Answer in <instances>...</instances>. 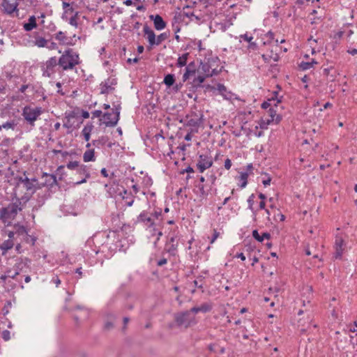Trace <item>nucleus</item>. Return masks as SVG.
Instances as JSON below:
<instances>
[{
    "label": "nucleus",
    "instance_id": "28",
    "mask_svg": "<svg viewBox=\"0 0 357 357\" xmlns=\"http://www.w3.org/2000/svg\"><path fill=\"white\" fill-rule=\"evenodd\" d=\"M62 6H63V8L65 10V12L62 16V18L63 20H67V17L66 16V15L67 14H73L75 11L74 8L70 7V3H67L66 1H64V0L63 1V3H62Z\"/></svg>",
    "mask_w": 357,
    "mask_h": 357
},
{
    "label": "nucleus",
    "instance_id": "9",
    "mask_svg": "<svg viewBox=\"0 0 357 357\" xmlns=\"http://www.w3.org/2000/svg\"><path fill=\"white\" fill-rule=\"evenodd\" d=\"M213 165V160L211 155L201 154L197 163V167L199 172L203 173L206 169Z\"/></svg>",
    "mask_w": 357,
    "mask_h": 357
},
{
    "label": "nucleus",
    "instance_id": "22",
    "mask_svg": "<svg viewBox=\"0 0 357 357\" xmlns=\"http://www.w3.org/2000/svg\"><path fill=\"white\" fill-rule=\"evenodd\" d=\"M150 17L153 20L154 27L156 30L160 31L166 27V23L160 15H156L155 17L151 15Z\"/></svg>",
    "mask_w": 357,
    "mask_h": 357
},
{
    "label": "nucleus",
    "instance_id": "3",
    "mask_svg": "<svg viewBox=\"0 0 357 357\" xmlns=\"http://www.w3.org/2000/svg\"><path fill=\"white\" fill-rule=\"evenodd\" d=\"M59 67L63 71L72 70L80 63L79 54L72 49L66 50L58 59Z\"/></svg>",
    "mask_w": 357,
    "mask_h": 357
},
{
    "label": "nucleus",
    "instance_id": "37",
    "mask_svg": "<svg viewBox=\"0 0 357 357\" xmlns=\"http://www.w3.org/2000/svg\"><path fill=\"white\" fill-rule=\"evenodd\" d=\"M73 14V15L68 19V23L75 27H77V26H78V22H77L78 12L74 11V13ZM66 20H68V19Z\"/></svg>",
    "mask_w": 357,
    "mask_h": 357
},
{
    "label": "nucleus",
    "instance_id": "35",
    "mask_svg": "<svg viewBox=\"0 0 357 357\" xmlns=\"http://www.w3.org/2000/svg\"><path fill=\"white\" fill-rule=\"evenodd\" d=\"M75 117L73 112L65 113V118L67 119L66 122L63 123V127L66 128H70L72 127V123H70V119Z\"/></svg>",
    "mask_w": 357,
    "mask_h": 357
},
{
    "label": "nucleus",
    "instance_id": "63",
    "mask_svg": "<svg viewBox=\"0 0 357 357\" xmlns=\"http://www.w3.org/2000/svg\"><path fill=\"white\" fill-rule=\"evenodd\" d=\"M231 165H232V164H231V160H230V159H229V158H227V159L225 160V165H224L225 168L226 169L229 170V169L231 168Z\"/></svg>",
    "mask_w": 357,
    "mask_h": 357
},
{
    "label": "nucleus",
    "instance_id": "16",
    "mask_svg": "<svg viewBox=\"0 0 357 357\" xmlns=\"http://www.w3.org/2000/svg\"><path fill=\"white\" fill-rule=\"evenodd\" d=\"M120 197L124 202V205L126 206H132L134 202L135 196L132 192H128L127 190H123L122 192L119 193Z\"/></svg>",
    "mask_w": 357,
    "mask_h": 357
},
{
    "label": "nucleus",
    "instance_id": "62",
    "mask_svg": "<svg viewBox=\"0 0 357 357\" xmlns=\"http://www.w3.org/2000/svg\"><path fill=\"white\" fill-rule=\"evenodd\" d=\"M218 236H219V232L216 229H214L213 235L210 240V243L213 244L215 241V240L218 238Z\"/></svg>",
    "mask_w": 357,
    "mask_h": 357
},
{
    "label": "nucleus",
    "instance_id": "11",
    "mask_svg": "<svg viewBox=\"0 0 357 357\" xmlns=\"http://www.w3.org/2000/svg\"><path fill=\"white\" fill-rule=\"evenodd\" d=\"M116 78L109 77L100 84V93L108 94L114 90V86L116 85Z\"/></svg>",
    "mask_w": 357,
    "mask_h": 357
},
{
    "label": "nucleus",
    "instance_id": "49",
    "mask_svg": "<svg viewBox=\"0 0 357 357\" xmlns=\"http://www.w3.org/2000/svg\"><path fill=\"white\" fill-rule=\"evenodd\" d=\"M7 273V276L8 278H10L12 279H14V280H16L18 282H20L18 278H17V275H18V273L17 272H14V270H8L6 271Z\"/></svg>",
    "mask_w": 357,
    "mask_h": 357
},
{
    "label": "nucleus",
    "instance_id": "51",
    "mask_svg": "<svg viewBox=\"0 0 357 357\" xmlns=\"http://www.w3.org/2000/svg\"><path fill=\"white\" fill-rule=\"evenodd\" d=\"M239 38L241 39L244 40L245 41L248 42V43L252 42V39H253V37L252 36H248V34L247 33L240 35Z\"/></svg>",
    "mask_w": 357,
    "mask_h": 357
},
{
    "label": "nucleus",
    "instance_id": "56",
    "mask_svg": "<svg viewBox=\"0 0 357 357\" xmlns=\"http://www.w3.org/2000/svg\"><path fill=\"white\" fill-rule=\"evenodd\" d=\"M51 283L54 284L58 287L61 284V280L57 275H54L51 280Z\"/></svg>",
    "mask_w": 357,
    "mask_h": 357
},
{
    "label": "nucleus",
    "instance_id": "21",
    "mask_svg": "<svg viewBox=\"0 0 357 357\" xmlns=\"http://www.w3.org/2000/svg\"><path fill=\"white\" fill-rule=\"evenodd\" d=\"M144 33L151 47L155 45L156 36L154 31L148 26L145 25L143 28Z\"/></svg>",
    "mask_w": 357,
    "mask_h": 357
},
{
    "label": "nucleus",
    "instance_id": "27",
    "mask_svg": "<svg viewBox=\"0 0 357 357\" xmlns=\"http://www.w3.org/2000/svg\"><path fill=\"white\" fill-rule=\"evenodd\" d=\"M106 319L105 328L109 330L113 327V321L115 319V316L112 313H108L106 315Z\"/></svg>",
    "mask_w": 357,
    "mask_h": 357
},
{
    "label": "nucleus",
    "instance_id": "4",
    "mask_svg": "<svg viewBox=\"0 0 357 357\" xmlns=\"http://www.w3.org/2000/svg\"><path fill=\"white\" fill-rule=\"evenodd\" d=\"M23 205L19 198H16L15 202L10 203L7 206L0 209V219L3 222L8 220H13L19 211L22 210Z\"/></svg>",
    "mask_w": 357,
    "mask_h": 357
},
{
    "label": "nucleus",
    "instance_id": "39",
    "mask_svg": "<svg viewBox=\"0 0 357 357\" xmlns=\"http://www.w3.org/2000/svg\"><path fill=\"white\" fill-rule=\"evenodd\" d=\"M174 82H175L174 75L172 74H168L164 78V83L167 86H172L174 84Z\"/></svg>",
    "mask_w": 357,
    "mask_h": 357
},
{
    "label": "nucleus",
    "instance_id": "50",
    "mask_svg": "<svg viewBox=\"0 0 357 357\" xmlns=\"http://www.w3.org/2000/svg\"><path fill=\"white\" fill-rule=\"evenodd\" d=\"M282 96H279V92L278 91H273V97L271 99H269V101L271 100H277V103L281 102Z\"/></svg>",
    "mask_w": 357,
    "mask_h": 357
},
{
    "label": "nucleus",
    "instance_id": "64",
    "mask_svg": "<svg viewBox=\"0 0 357 357\" xmlns=\"http://www.w3.org/2000/svg\"><path fill=\"white\" fill-rule=\"evenodd\" d=\"M188 312H190L191 314H197V313L200 312L199 307L195 306V307H192L190 310H188Z\"/></svg>",
    "mask_w": 357,
    "mask_h": 357
},
{
    "label": "nucleus",
    "instance_id": "2",
    "mask_svg": "<svg viewBox=\"0 0 357 357\" xmlns=\"http://www.w3.org/2000/svg\"><path fill=\"white\" fill-rule=\"evenodd\" d=\"M109 234L106 232H100L88 239L85 246L90 247L95 254L105 253L108 250Z\"/></svg>",
    "mask_w": 357,
    "mask_h": 357
},
{
    "label": "nucleus",
    "instance_id": "41",
    "mask_svg": "<svg viewBox=\"0 0 357 357\" xmlns=\"http://www.w3.org/2000/svg\"><path fill=\"white\" fill-rule=\"evenodd\" d=\"M27 176H26V172H23V175L22 176H17L15 177V180L17 181V183H16V187H19L20 186V185H24V180L27 178Z\"/></svg>",
    "mask_w": 357,
    "mask_h": 357
},
{
    "label": "nucleus",
    "instance_id": "1",
    "mask_svg": "<svg viewBox=\"0 0 357 357\" xmlns=\"http://www.w3.org/2000/svg\"><path fill=\"white\" fill-rule=\"evenodd\" d=\"M163 217L162 209L154 208L149 211L144 210L137 217L136 222L143 225L147 228L152 229L153 236H157L156 241L162 236L161 229L162 227Z\"/></svg>",
    "mask_w": 357,
    "mask_h": 357
},
{
    "label": "nucleus",
    "instance_id": "10",
    "mask_svg": "<svg viewBox=\"0 0 357 357\" xmlns=\"http://www.w3.org/2000/svg\"><path fill=\"white\" fill-rule=\"evenodd\" d=\"M75 172L81 177L79 181L75 183L77 185L86 183L87 179L91 177L90 167L88 165L82 164Z\"/></svg>",
    "mask_w": 357,
    "mask_h": 357
},
{
    "label": "nucleus",
    "instance_id": "47",
    "mask_svg": "<svg viewBox=\"0 0 357 357\" xmlns=\"http://www.w3.org/2000/svg\"><path fill=\"white\" fill-rule=\"evenodd\" d=\"M167 38V34L166 33H162L160 35H158L156 38L155 40V45H160L164 40H165Z\"/></svg>",
    "mask_w": 357,
    "mask_h": 357
},
{
    "label": "nucleus",
    "instance_id": "36",
    "mask_svg": "<svg viewBox=\"0 0 357 357\" xmlns=\"http://www.w3.org/2000/svg\"><path fill=\"white\" fill-rule=\"evenodd\" d=\"M199 307L200 312L206 313L210 312L213 308V305L211 303H204Z\"/></svg>",
    "mask_w": 357,
    "mask_h": 357
},
{
    "label": "nucleus",
    "instance_id": "13",
    "mask_svg": "<svg viewBox=\"0 0 357 357\" xmlns=\"http://www.w3.org/2000/svg\"><path fill=\"white\" fill-rule=\"evenodd\" d=\"M22 186L31 194H33L36 190L41 188L40 183L35 177L31 178L27 177V178L24 180V183Z\"/></svg>",
    "mask_w": 357,
    "mask_h": 357
},
{
    "label": "nucleus",
    "instance_id": "48",
    "mask_svg": "<svg viewBox=\"0 0 357 357\" xmlns=\"http://www.w3.org/2000/svg\"><path fill=\"white\" fill-rule=\"evenodd\" d=\"M299 68L303 70H306L312 68V64L309 61H301L299 64Z\"/></svg>",
    "mask_w": 357,
    "mask_h": 357
},
{
    "label": "nucleus",
    "instance_id": "34",
    "mask_svg": "<svg viewBox=\"0 0 357 357\" xmlns=\"http://www.w3.org/2000/svg\"><path fill=\"white\" fill-rule=\"evenodd\" d=\"M268 116L275 119V123H278L282 119V117L277 114L276 111L273 108H270L268 111Z\"/></svg>",
    "mask_w": 357,
    "mask_h": 357
},
{
    "label": "nucleus",
    "instance_id": "59",
    "mask_svg": "<svg viewBox=\"0 0 357 357\" xmlns=\"http://www.w3.org/2000/svg\"><path fill=\"white\" fill-rule=\"evenodd\" d=\"M248 49L250 50L255 51L258 49V46L256 43L252 41V42L249 43L248 45Z\"/></svg>",
    "mask_w": 357,
    "mask_h": 357
},
{
    "label": "nucleus",
    "instance_id": "6",
    "mask_svg": "<svg viewBox=\"0 0 357 357\" xmlns=\"http://www.w3.org/2000/svg\"><path fill=\"white\" fill-rule=\"evenodd\" d=\"M174 321L177 326L185 328H188L197 324L195 317L191 314L190 312H188V310L175 314Z\"/></svg>",
    "mask_w": 357,
    "mask_h": 357
},
{
    "label": "nucleus",
    "instance_id": "38",
    "mask_svg": "<svg viewBox=\"0 0 357 357\" xmlns=\"http://www.w3.org/2000/svg\"><path fill=\"white\" fill-rule=\"evenodd\" d=\"M47 40L43 37H36L34 44L38 47H44L47 45Z\"/></svg>",
    "mask_w": 357,
    "mask_h": 357
},
{
    "label": "nucleus",
    "instance_id": "15",
    "mask_svg": "<svg viewBox=\"0 0 357 357\" xmlns=\"http://www.w3.org/2000/svg\"><path fill=\"white\" fill-rule=\"evenodd\" d=\"M102 118L104 120L103 123L107 127H114L119 121V113L114 114L113 112L104 113Z\"/></svg>",
    "mask_w": 357,
    "mask_h": 357
},
{
    "label": "nucleus",
    "instance_id": "33",
    "mask_svg": "<svg viewBox=\"0 0 357 357\" xmlns=\"http://www.w3.org/2000/svg\"><path fill=\"white\" fill-rule=\"evenodd\" d=\"M92 128H93L92 125H87V126H84V128H83V130L82 131V135H84V139L86 142H89L90 139L91 132L92 130Z\"/></svg>",
    "mask_w": 357,
    "mask_h": 357
},
{
    "label": "nucleus",
    "instance_id": "31",
    "mask_svg": "<svg viewBox=\"0 0 357 357\" xmlns=\"http://www.w3.org/2000/svg\"><path fill=\"white\" fill-rule=\"evenodd\" d=\"M55 38L63 45L69 44V39L66 36L65 33L62 31H59L55 35Z\"/></svg>",
    "mask_w": 357,
    "mask_h": 357
},
{
    "label": "nucleus",
    "instance_id": "44",
    "mask_svg": "<svg viewBox=\"0 0 357 357\" xmlns=\"http://www.w3.org/2000/svg\"><path fill=\"white\" fill-rule=\"evenodd\" d=\"M82 165L78 161H70L66 165V167L70 170L75 171Z\"/></svg>",
    "mask_w": 357,
    "mask_h": 357
},
{
    "label": "nucleus",
    "instance_id": "25",
    "mask_svg": "<svg viewBox=\"0 0 357 357\" xmlns=\"http://www.w3.org/2000/svg\"><path fill=\"white\" fill-rule=\"evenodd\" d=\"M190 54L188 52L183 54L181 56H179L177 62H176V66L178 68H181L183 66H186L188 59L189 57Z\"/></svg>",
    "mask_w": 357,
    "mask_h": 357
},
{
    "label": "nucleus",
    "instance_id": "46",
    "mask_svg": "<svg viewBox=\"0 0 357 357\" xmlns=\"http://www.w3.org/2000/svg\"><path fill=\"white\" fill-rule=\"evenodd\" d=\"M106 142V139L104 137H102L101 138L98 139H96V140H93L92 142V144L96 146V147H98V148H100V146H103Z\"/></svg>",
    "mask_w": 357,
    "mask_h": 357
},
{
    "label": "nucleus",
    "instance_id": "54",
    "mask_svg": "<svg viewBox=\"0 0 357 357\" xmlns=\"http://www.w3.org/2000/svg\"><path fill=\"white\" fill-rule=\"evenodd\" d=\"M6 82L3 79H0V93L4 94L6 93Z\"/></svg>",
    "mask_w": 357,
    "mask_h": 357
},
{
    "label": "nucleus",
    "instance_id": "32",
    "mask_svg": "<svg viewBox=\"0 0 357 357\" xmlns=\"http://www.w3.org/2000/svg\"><path fill=\"white\" fill-rule=\"evenodd\" d=\"M248 178V174L247 172H241V175L238 177V180L240 182L239 186L241 188H244L247 185Z\"/></svg>",
    "mask_w": 357,
    "mask_h": 357
},
{
    "label": "nucleus",
    "instance_id": "52",
    "mask_svg": "<svg viewBox=\"0 0 357 357\" xmlns=\"http://www.w3.org/2000/svg\"><path fill=\"white\" fill-rule=\"evenodd\" d=\"M252 237L259 242H262L261 235H260L257 229L252 231Z\"/></svg>",
    "mask_w": 357,
    "mask_h": 357
},
{
    "label": "nucleus",
    "instance_id": "5",
    "mask_svg": "<svg viewBox=\"0 0 357 357\" xmlns=\"http://www.w3.org/2000/svg\"><path fill=\"white\" fill-rule=\"evenodd\" d=\"M43 109L41 107H33L30 105H26L22 109V115L26 122L31 126L35 125L36 121L43 113Z\"/></svg>",
    "mask_w": 357,
    "mask_h": 357
},
{
    "label": "nucleus",
    "instance_id": "19",
    "mask_svg": "<svg viewBox=\"0 0 357 357\" xmlns=\"http://www.w3.org/2000/svg\"><path fill=\"white\" fill-rule=\"evenodd\" d=\"M196 73V66L194 61L190 62L185 66V73L182 77V81L186 82L191 76H195Z\"/></svg>",
    "mask_w": 357,
    "mask_h": 357
},
{
    "label": "nucleus",
    "instance_id": "42",
    "mask_svg": "<svg viewBox=\"0 0 357 357\" xmlns=\"http://www.w3.org/2000/svg\"><path fill=\"white\" fill-rule=\"evenodd\" d=\"M13 243L11 240L5 241L1 245V249L4 251H8L13 247Z\"/></svg>",
    "mask_w": 357,
    "mask_h": 357
},
{
    "label": "nucleus",
    "instance_id": "60",
    "mask_svg": "<svg viewBox=\"0 0 357 357\" xmlns=\"http://www.w3.org/2000/svg\"><path fill=\"white\" fill-rule=\"evenodd\" d=\"M17 232V234L19 235H22V236H25V234H27V231H26V228L24 226L20 227L18 228Z\"/></svg>",
    "mask_w": 357,
    "mask_h": 357
},
{
    "label": "nucleus",
    "instance_id": "40",
    "mask_svg": "<svg viewBox=\"0 0 357 357\" xmlns=\"http://www.w3.org/2000/svg\"><path fill=\"white\" fill-rule=\"evenodd\" d=\"M197 188L199 190V197L204 198L206 197L208 195V190H205V186L202 183H199L197 186Z\"/></svg>",
    "mask_w": 357,
    "mask_h": 357
},
{
    "label": "nucleus",
    "instance_id": "57",
    "mask_svg": "<svg viewBox=\"0 0 357 357\" xmlns=\"http://www.w3.org/2000/svg\"><path fill=\"white\" fill-rule=\"evenodd\" d=\"M167 263V258L162 257L156 261V264L158 266H162Z\"/></svg>",
    "mask_w": 357,
    "mask_h": 357
},
{
    "label": "nucleus",
    "instance_id": "17",
    "mask_svg": "<svg viewBox=\"0 0 357 357\" xmlns=\"http://www.w3.org/2000/svg\"><path fill=\"white\" fill-rule=\"evenodd\" d=\"M208 65L211 67V69L220 70V60L218 56L215 55H213L212 52H211L208 56H206L204 59Z\"/></svg>",
    "mask_w": 357,
    "mask_h": 357
},
{
    "label": "nucleus",
    "instance_id": "8",
    "mask_svg": "<svg viewBox=\"0 0 357 357\" xmlns=\"http://www.w3.org/2000/svg\"><path fill=\"white\" fill-rule=\"evenodd\" d=\"M178 241L179 238L177 235L169 236L165 245L162 254H167L169 257L176 256L178 253Z\"/></svg>",
    "mask_w": 357,
    "mask_h": 357
},
{
    "label": "nucleus",
    "instance_id": "26",
    "mask_svg": "<svg viewBox=\"0 0 357 357\" xmlns=\"http://www.w3.org/2000/svg\"><path fill=\"white\" fill-rule=\"evenodd\" d=\"M207 77L206 75H199L198 76L195 77L192 82V86L193 87H201L202 86V84L205 81L206 78Z\"/></svg>",
    "mask_w": 357,
    "mask_h": 357
},
{
    "label": "nucleus",
    "instance_id": "45",
    "mask_svg": "<svg viewBox=\"0 0 357 357\" xmlns=\"http://www.w3.org/2000/svg\"><path fill=\"white\" fill-rule=\"evenodd\" d=\"M24 241L26 243L33 245L36 241V237L29 235L28 233L24 236Z\"/></svg>",
    "mask_w": 357,
    "mask_h": 357
},
{
    "label": "nucleus",
    "instance_id": "18",
    "mask_svg": "<svg viewBox=\"0 0 357 357\" xmlns=\"http://www.w3.org/2000/svg\"><path fill=\"white\" fill-rule=\"evenodd\" d=\"M43 178L45 179V181L41 183H40L41 188L47 186L52 188L54 185H57L56 178L54 174L44 173L43 175Z\"/></svg>",
    "mask_w": 357,
    "mask_h": 357
},
{
    "label": "nucleus",
    "instance_id": "58",
    "mask_svg": "<svg viewBox=\"0 0 357 357\" xmlns=\"http://www.w3.org/2000/svg\"><path fill=\"white\" fill-rule=\"evenodd\" d=\"M268 123L266 122V119L262 118L259 123V126L261 129H267L268 126Z\"/></svg>",
    "mask_w": 357,
    "mask_h": 357
},
{
    "label": "nucleus",
    "instance_id": "12",
    "mask_svg": "<svg viewBox=\"0 0 357 357\" xmlns=\"http://www.w3.org/2000/svg\"><path fill=\"white\" fill-rule=\"evenodd\" d=\"M334 248L335 250L334 253V257L335 259H341L343 252L346 248V243H344V241L341 236H335Z\"/></svg>",
    "mask_w": 357,
    "mask_h": 357
},
{
    "label": "nucleus",
    "instance_id": "14",
    "mask_svg": "<svg viewBox=\"0 0 357 357\" xmlns=\"http://www.w3.org/2000/svg\"><path fill=\"white\" fill-rule=\"evenodd\" d=\"M222 68L223 66H220V70H212L211 67H210L204 60L200 61L199 70L208 77L218 75L220 72H222Z\"/></svg>",
    "mask_w": 357,
    "mask_h": 357
},
{
    "label": "nucleus",
    "instance_id": "29",
    "mask_svg": "<svg viewBox=\"0 0 357 357\" xmlns=\"http://www.w3.org/2000/svg\"><path fill=\"white\" fill-rule=\"evenodd\" d=\"M255 194H252L251 195H250L248 199V208L252 212V214L254 216L253 219L255 220L257 211L253 208V205L255 203Z\"/></svg>",
    "mask_w": 357,
    "mask_h": 357
},
{
    "label": "nucleus",
    "instance_id": "43",
    "mask_svg": "<svg viewBox=\"0 0 357 357\" xmlns=\"http://www.w3.org/2000/svg\"><path fill=\"white\" fill-rule=\"evenodd\" d=\"M25 266V263H24L22 261H20L15 264L13 267L14 272H17L19 275L20 273L22 272V270Z\"/></svg>",
    "mask_w": 357,
    "mask_h": 357
},
{
    "label": "nucleus",
    "instance_id": "61",
    "mask_svg": "<svg viewBox=\"0 0 357 357\" xmlns=\"http://www.w3.org/2000/svg\"><path fill=\"white\" fill-rule=\"evenodd\" d=\"M91 114H92V118H98V117H100L101 116L103 115L102 112L101 110H95L93 112H91Z\"/></svg>",
    "mask_w": 357,
    "mask_h": 357
},
{
    "label": "nucleus",
    "instance_id": "20",
    "mask_svg": "<svg viewBox=\"0 0 357 357\" xmlns=\"http://www.w3.org/2000/svg\"><path fill=\"white\" fill-rule=\"evenodd\" d=\"M18 3L17 0L11 3L9 0H3L2 6L6 13L8 15L13 14L15 11L17 12Z\"/></svg>",
    "mask_w": 357,
    "mask_h": 357
},
{
    "label": "nucleus",
    "instance_id": "24",
    "mask_svg": "<svg viewBox=\"0 0 357 357\" xmlns=\"http://www.w3.org/2000/svg\"><path fill=\"white\" fill-rule=\"evenodd\" d=\"M37 26L36 19L35 16L32 15L29 17L28 22L24 24V29L26 31H30Z\"/></svg>",
    "mask_w": 357,
    "mask_h": 357
},
{
    "label": "nucleus",
    "instance_id": "23",
    "mask_svg": "<svg viewBox=\"0 0 357 357\" xmlns=\"http://www.w3.org/2000/svg\"><path fill=\"white\" fill-rule=\"evenodd\" d=\"M83 160L85 162H94L96 160L94 149H88L83 154Z\"/></svg>",
    "mask_w": 357,
    "mask_h": 357
},
{
    "label": "nucleus",
    "instance_id": "7",
    "mask_svg": "<svg viewBox=\"0 0 357 357\" xmlns=\"http://www.w3.org/2000/svg\"><path fill=\"white\" fill-rule=\"evenodd\" d=\"M59 61L56 56H52L40 65L43 76L52 77L56 72Z\"/></svg>",
    "mask_w": 357,
    "mask_h": 357
},
{
    "label": "nucleus",
    "instance_id": "55",
    "mask_svg": "<svg viewBox=\"0 0 357 357\" xmlns=\"http://www.w3.org/2000/svg\"><path fill=\"white\" fill-rule=\"evenodd\" d=\"M2 338L5 341H8L10 339V333L8 330H5L2 332Z\"/></svg>",
    "mask_w": 357,
    "mask_h": 357
},
{
    "label": "nucleus",
    "instance_id": "30",
    "mask_svg": "<svg viewBox=\"0 0 357 357\" xmlns=\"http://www.w3.org/2000/svg\"><path fill=\"white\" fill-rule=\"evenodd\" d=\"M217 90L220 92V93L225 97L226 99H229L231 98L230 93L227 92L226 86L222 84H218Z\"/></svg>",
    "mask_w": 357,
    "mask_h": 357
},
{
    "label": "nucleus",
    "instance_id": "53",
    "mask_svg": "<svg viewBox=\"0 0 357 357\" xmlns=\"http://www.w3.org/2000/svg\"><path fill=\"white\" fill-rule=\"evenodd\" d=\"M3 128L9 129L13 128L15 126V123L13 121H7L1 125Z\"/></svg>",
    "mask_w": 357,
    "mask_h": 357
}]
</instances>
